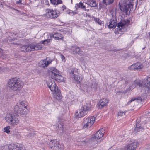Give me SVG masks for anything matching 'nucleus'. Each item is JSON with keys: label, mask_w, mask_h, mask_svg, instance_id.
I'll return each instance as SVG.
<instances>
[{"label": "nucleus", "mask_w": 150, "mask_h": 150, "mask_svg": "<svg viewBox=\"0 0 150 150\" xmlns=\"http://www.w3.org/2000/svg\"><path fill=\"white\" fill-rule=\"evenodd\" d=\"M144 98L143 99L142 97V96H139L137 98H134V99H132L129 101L128 102V104H129V103H131V102H132L133 101H134L135 100H139L141 102H142V100H144Z\"/></svg>", "instance_id": "30"}, {"label": "nucleus", "mask_w": 150, "mask_h": 150, "mask_svg": "<svg viewBox=\"0 0 150 150\" xmlns=\"http://www.w3.org/2000/svg\"><path fill=\"white\" fill-rule=\"evenodd\" d=\"M125 113V112L122 111H119L118 113V115L119 116H122L124 115Z\"/></svg>", "instance_id": "38"}, {"label": "nucleus", "mask_w": 150, "mask_h": 150, "mask_svg": "<svg viewBox=\"0 0 150 150\" xmlns=\"http://www.w3.org/2000/svg\"><path fill=\"white\" fill-rule=\"evenodd\" d=\"M49 144L50 147L53 150H62V146L59 144V142L56 140H51Z\"/></svg>", "instance_id": "10"}, {"label": "nucleus", "mask_w": 150, "mask_h": 150, "mask_svg": "<svg viewBox=\"0 0 150 150\" xmlns=\"http://www.w3.org/2000/svg\"><path fill=\"white\" fill-rule=\"evenodd\" d=\"M71 49L73 54H78L80 55H81L82 54L80 53L81 51H80V48L76 46H72L71 47Z\"/></svg>", "instance_id": "19"}, {"label": "nucleus", "mask_w": 150, "mask_h": 150, "mask_svg": "<svg viewBox=\"0 0 150 150\" xmlns=\"http://www.w3.org/2000/svg\"><path fill=\"white\" fill-rule=\"evenodd\" d=\"M47 85L49 88L53 93L54 97L57 100H60L62 96L60 91L59 89L54 80H49L47 82Z\"/></svg>", "instance_id": "2"}, {"label": "nucleus", "mask_w": 150, "mask_h": 150, "mask_svg": "<svg viewBox=\"0 0 150 150\" xmlns=\"http://www.w3.org/2000/svg\"><path fill=\"white\" fill-rule=\"evenodd\" d=\"M146 86L148 88H150V81H147L146 83L145 84Z\"/></svg>", "instance_id": "41"}, {"label": "nucleus", "mask_w": 150, "mask_h": 150, "mask_svg": "<svg viewBox=\"0 0 150 150\" xmlns=\"http://www.w3.org/2000/svg\"><path fill=\"white\" fill-rule=\"evenodd\" d=\"M94 85H95V86H96V83H95Z\"/></svg>", "instance_id": "51"}, {"label": "nucleus", "mask_w": 150, "mask_h": 150, "mask_svg": "<svg viewBox=\"0 0 150 150\" xmlns=\"http://www.w3.org/2000/svg\"><path fill=\"white\" fill-rule=\"evenodd\" d=\"M0 4H1V3L0 2Z\"/></svg>", "instance_id": "53"}, {"label": "nucleus", "mask_w": 150, "mask_h": 150, "mask_svg": "<svg viewBox=\"0 0 150 150\" xmlns=\"http://www.w3.org/2000/svg\"><path fill=\"white\" fill-rule=\"evenodd\" d=\"M51 2L54 5H58L62 4V1L61 0H50Z\"/></svg>", "instance_id": "28"}, {"label": "nucleus", "mask_w": 150, "mask_h": 150, "mask_svg": "<svg viewBox=\"0 0 150 150\" xmlns=\"http://www.w3.org/2000/svg\"><path fill=\"white\" fill-rule=\"evenodd\" d=\"M58 128L60 130H62V132H63V131L64 129H63V127H62V125H60H60H59L58 126Z\"/></svg>", "instance_id": "42"}, {"label": "nucleus", "mask_w": 150, "mask_h": 150, "mask_svg": "<svg viewBox=\"0 0 150 150\" xmlns=\"http://www.w3.org/2000/svg\"><path fill=\"white\" fill-rule=\"evenodd\" d=\"M21 0H19L18 1H17L16 3L18 4H21Z\"/></svg>", "instance_id": "45"}, {"label": "nucleus", "mask_w": 150, "mask_h": 150, "mask_svg": "<svg viewBox=\"0 0 150 150\" xmlns=\"http://www.w3.org/2000/svg\"><path fill=\"white\" fill-rule=\"evenodd\" d=\"M22 145L19 144H12L8 146L9 150H21Z\"/></svg>", "instance_id": "16"}, {"label": "nucleus", "mask_w": 150, "mask_h": 150, "mask_svg": "<svg viewBox=\"0 0 150 150\" xmlns=\"http://www.w3.org/2000/svg\"><path fill=\"white\" fill-rule=\"evenodd\" d=\"M21 51L24 52H30L29 44L27 45L23 46L21 47Z\"/></svg>", "instance_id": "25"}, {"label": "nucleus", "mask_w": 150, "mask_h": 150, "mask_svg": "<svg viewBox=\"0 0 150 150\" xmlns=\"http://www.w3.org/2000/svg\"><path fill=\"white\" fill-rule=\"evenodd\" d=\"M149 39H150V32L149 33Z\"/></svg>", "instance_id": "49"}, {"label": "nucleus", "mask_w": 150, "mask_h": 150, "mask_svg": "<svg viewBox=\"0 0 150 150\" xmlns=\"http://www.w3.org/2000/svg\"><path fill=\"white\" fill-rule=\"evenodd\" d=\"M61 58L62 59V61L64 60L65 59V58L62 55H61Z\"/></svg>", "instance_id": "46"}, {"label": "nucleus", "mask_w": 150, "mask_h": 150, "mask_svg": "<svg viewBox=\"0 0 150 150\" xmlns=\"http://www.w3.org/2000/svg\"><path fill=\"white\" fill-rule=\"evenodd\" d=\"M114 0H103V3L105 4L106 5H109L112 4Z\"/></svg>", "instance_id": "32"}, {"label": "nucleus", "mask_w": 150, "mask_h": 150, "mask_svg": "<svg viewBox=\"0 0 150 150\" xmlns=\"http://www.w3.org/2000/svg\"><path fill=\"white\" fill-rule=\"evenodd\" d=\"M52 61V59L49 57H47L44 60L40 61L38 63V65L40 67L45 68L51 64Z\"/></svg>", "instance_id": "12"}, {"label": "nucleus", "mask_w": 150, "mask_h": 150, "mask_svg": "<svg viewBox=\"0 0 150 150\" xmlns=\"http://www.w3.org/2000/svg\"><path fill=\"white\" fill-rule=\"evenodd\" d=\"M7 84L11 90L14 91H19L23 88V83L20 78L15 77L10 79Z\"/></svg>", "instance_id": "1"}, {"label": "nucleus", "mask_w": 150, "mask_h": 150, "mask_svg": "<svg viewBox=\"0 0 150 150\" xmlns=\"http://www.w3.org/2000/svg\"><path fill=\"white\" fill-rule=\"evenodd\" d=\"M139 145L138 142H134L128 144L125 146L124 150H134Z\"/></svg>", "instance_id": "14"}, {"label": "nucleus", "mask_w": 150, "mask_h": 150, "mask_svg": "<svg viewBox=\"0 0 150 150\" xmlns=\"http://www.w3.org/2000/svg\"><path fill=\"white\" fill-rule=\"evenodd\" d=\"M75 8L76 9L78 8H81V9H83L84 11H86V6L84 5L81 2H80L79 3L76 4Z\"/></svg>", "instance_id": "26"}, {"label": "nucleus", "mask_w": 150, "mask_h": 150, "mask_svg": "<svg viewBox=\"0 0 150 150\" xmlns=\"http://www.w3.org/2000/svg\"><path fill=\"white\" fill-rule=\"evenodd\" d=\"M66 7L65 6L63 5L62 6V7L61 8L62 9V12H63L64 11V10L65 9H66Z\"/></svg>", "instance_id": "43"}, {"label": "nucleus", "mask_w": 150, "mask_h": 150, "mask_svg": "<svg viewBox=\"0 0 150 150\" xmlns=\"http://www.w3.org/2000/svg\"><path fill=\"white\" fill-rule=\"evenodd\" d=\"M92 107L90 103H86L83 107L77 110L75 113V115L77 118H80L84 116L87 113V112L91 110L92 109Z\"/></svg>", "instance_id": "5"}, {"label": "nucleus", "mask_w": 150, "mask_h": 150, "mask_svg": "<svg viewBox=\"0 0 150 150\" xmlns=\"http://www.w3.org/2000/svg\"><path fill=\"white\" fill-rule=\"evenodd\" d=\"M108 102V100L105 98H103L100 100L99 107L101 106V107L106 106Z\"/></svg>", "instance_id": "24"}, {"label": "nucleus", "mask_w": 150, "mask_h": 150, "mask_svg": "<svg viewBox=\"0 0 150 150\" xmlns=\"http://www.w3.org/2000/svg\"><path fill=\"white\" fill-rule=\"evenodd\" d=\"M47 17L51 19H55L58 17L57 13L55 10L48 9L46 14Z\"/></svg>", "instance_id": "11"}, {"label": "nucleus", "mask_w": 150, "mask_h": 150, "mask_svg": "<svg viewBox=\"0 0 150 150\" xmlns=\"http://www.w3.org/2000/svg\"><path fill=\"white\" fill-rule=\"evenodd\" d=\"M10 127L9 126H8L6 127L4 129V131L6 132L7 133H9L10 131L9 129H10Z\"/></svg>", "instance_id": "35"}, {"label": "nucleus", "mask_w": 150, "mask_h": 150, "mask_svg": "<svg viewBox=\"0 0 150 150\" xmlns=\"http://www.w3.org/2000/svg\"><path fill=\"white\" fill-rule=\"evenodd\" d=\"M45 3L46 5H48L49 4V2L48 0H45Z\"/></svg>", "instance_id": "47"}, {"label": "nucleus", "mask_w": 150, "mask_h": 150, "mask_svg": "<svg viewBox=\"0 0 150 150\" xmlns=\"http://www.w3.org/2000/svg\"><path fill=\"white\" fill-rule=\"evenodd\" d=\"M30 52L34 50H41L42 48L41 45L37 43L29 44Z\"/></svg>", "instance_id": "15"}, {"label": "nucleus", "mask_w": 150, "mask_h": 150, "mask_svg": "<svg viewBox=\"0 0 150 150\" xmlns=\"http://www.w3.org/2000/svg\"><path fill=\"white\" fill-rule=\"evenodd\" d=\"M68 13L70 15H73L77 14V12L73 11L70 10L69 12Z\"/></svg>", "instance_id": "39"}, {"label": "nucleus", "mask_w": 150, "mask_h": 150, "mask_svg": "<svg viewBox=\"0 0 150 150\" xmlns=\"http://www.w3.org/2000/svg\"><path fill=\"white\" fill-rule=\"evenodd\" d=\"M104 129H101L98 131L95 135L94 137L97 139H100L104 135Z\"/></svg>", "instance_id": "18"}, {"label": "nucleus", "mask_w": 150, "mask_h": 150, "mask_svg": "<svg viewBox=\"0 0 150 150\" xmlns=\"http://www.w3.org/2000/svg\"><path fill=\"white\" fill-rule=\"evenodd\" d=\"M14 110L21 115H25L28 112V110L23 102L17 103L15 106Z\"/></svg>", "instance_id": "6"}, {"label": "nucleus", "mask_w": 150, "mask_h": 150, "mask_svg": "<svg viewBox=\"0 0 150 150\" xmlns=\"http://www.w3.org/2000/svg\"><path fill=\"white\" fill-rule=\"evenodd\" d=\"M136 85L139 86H142V84L141 83V81H140L139 80H136L134 82V84H133L134 86H131L129 87V88L130 89L132 88L133 89L135 88L136 86Z\"/></svg>", "instance_id": "27"}, {"label": "nucleus", "mask_w": 150, "mask_h": 150, "mask_svg": "<svg viewBox=\"0 0 150 150\" xmlns=\"http://www.w3.org/2000/svg\"><path fill=\"white\" fill-rule=\"evenodd\" d=\"M53 79H54L57 82H60L63 81L64 80V77L62 76L60 72L59 74H58Z\"/></svg>", "instance_id": "23"}, {"label": "nucleus", "mask_w": 150, "mask_h": 150, "mask_svg": "<svg viewBox=\"0 0 150 150\" xmlns=\"http://www.w3.org/2000/svg\"><path fill=\"white\" fill-rule=\"evenodd\" d=\"M3 53V50L0 48V57L1 56L2 54Z\"/></svg>", "instance_id": "44"}, {"label": "nucleus", "mask_w": 150, "mask_h": 150, "mask_svg": "<svg viewBox=\"0 0 150 150\" xmlns=\"http://www.w3.org/2000/svg\"><path fill=\"white\" fill-rule=\"evenodd\" d=\"M91 87H92V88H93V86H91Z\"/></svg>", "instance_id": "52"}, {"label": "nucleus", "mask_w": 150, "mask_h": 150, "mask_svg": "<svg viewBox=\"0 0 150 150\" xmlns=\"http://www.w3.org/2000/svg\"><path fill=\"white\" fill-rule=\"evenodd\" d=\"M36 132H37L35 131L32 132L31 133L28 135V137H33L34 135L36 134Z\"/></svg>", "instance_id": "37"}, {"label": "nucleus", "mask_w": 150, "mask_h": 150, "mask_svg": "<svg viewBox=\"0 0 150 150\" xmlns=\"http://www.w3.org/2000/svg\"><path fill=\"white\" fill-rule=\"evenodd\" d=\"M90 84L89 83H88V84L87 83L83 84V86L84 90L87 91L88 88L90 86Z\"/></svg>", "instance_id": "34"}, {"label": "nucleus", "mask_w": 150, "mask_h": 150, "mask_svg": "<svg viewBox=\"0 0 150 150\" xmlns=\"http://www.w3.org/2000/svg\"><path fill=\"white\" fill-rule=\"evenodd\" d=\"M110 14L111 18L109 24L108 25V27L110 29L115 28L117 25L116 12L112 10L110 12Z\"/></svg>", "instance_id": "8"}, {"label": "nucleus", "mask_w": 150, "mask_h": 150, "mask_svg": "<svg viewBox=\"0 0 150 150\" xmlns=\"http://www.w3.org/2000/svg\"><path fill=\"white\" fill-rule=\"evenodd\" d=\"M143 67V65L140 63L137 62L132 65L130 67L131 69L138 70L142 69Z\"/></svg>", "instance_id": "17"}, {"label": "nucleus", "mask_w": 150, "mask_h": 150, "mask_svg": "<svg viewBox=\"0 0 150 150\" xmlns=\"http://www.w3.org/2000/svg\"><path fill=\"white\" fill-rule=\"evenodd\" d=\"M15 39V38H12V37H9L8 38V42H10V43L11 44H13L14 45H18V43H17L16 42H13L14 41Z\"/></svg>", "instance_id": "31"}, {"label": "nucleus", "mask_w": 150, "mask_h": 150, "mask_svg": "<svg viewBox=\"0 0 150 150\" xmlns=\"http://www.w3.org/2000/svg\"><path fill=\"white\" fill-rule=\"evenodd\" d=\"M87 10V11H89V9H87L86 10V11Z\"/></svg>", "instance_id": "50"}, {"label": "nucleus", "mask_w": 150, "mask_h": 150, "mask_svg": "<svg viewBox=\"0 0 150 150\" xmlns=\"http://www.w3.org/2000/svg\"><path fill=\"white\" fill-rule=\"evenodd\" d=\"M95 117L94 116H91L84 119L83 122V129L90 127L95 122Z\"/></svg>", "instance_id": "9"}, {"label": "nucleus", "mask_w": 150, "mask_h": 150, "mask_svg": "<svg viewBox=\"0 0 150 150\" xmlns=\"http://www.w3.org/2000/svg\"><path fill=\"white\" fill-rule=\"evenodd\" d=\"M123 83H125V86H126L128 83V81L125 79H123L121 81Z\"/></svg>", "instance_id": "36"}, {"label": "nucleus", "mask_w": 150, "mask_h": 150, "mask_svg": "<svg viewBox=\"0 0 150 150\" xmlns=\"http://www.w3.org/2000/svg\"><path fill=\"white\" fill-rule=\"evenodd\" d=\"M85 3L91 7H96L97 5L96 1L93 0H87L85 2Z\"/></svg>", "instance_id": "22"}, {"label": "nucleus", "mask_w": 150, "mask_h": 150, "mask_svg": "<svg viewBox=\"0 0 150 150\" xmlns=\"http://www.w3.org/2000/svg\"><path fill=\"white\" fill-rule=\"evenodd\" d=\"M13 34L14 35V36H16V35H17L18 33H13Z\"/></svg>", "instance_id": "48"}, {"label": "nucleus", "mask_w": 150, "mask_h": 150, "mask_svg": "<svg viewBox=\"0 0 150 150\" xmlns=\"http://www.w3.org/2000/svg\"><path fill=\"white\" fill-rule=\"evenodd\" d=\"M134 0H124L120 1L119 3V8L121 10L125 13H129L133 5Z\"/></svg>", "instance_id": "3"}, {"label": "nucleus", "mask_w": 150, "mask_h": 150, "mask_svg": "<svg viewBox=\"0 0 150 150\" xmlns=\"http://www.w3.org/2000/svg\"><path fill=\"white\" fill-rule=\"evenodd\" d=\"M143 129L142 127L139 126L138 127H136L135 128L134 130H137V132L140 131V130H142Z\"/></svg>", "instance_id": "40"}, {"label": "nucleus", "mask_w": 150, "mask_h": 150, "mask_svg": "<svg viewBox=\"0 0 150 150\" xmlns=\"http://www.w3.org/2000/svg\"><path fill=\"white\" fill-rule=\"evenodd\" d=\"M93 18L94 19V20L95 21V22L96 23H97L98 25H101L103 24L102 21L99 18L94 17H93Z\"/></svg>", "instance_id": "33"}, {"label": "nucleus", "mask_w": 150, "mask_h": 150, "mask_svg": "<svg viewBox=\"0 0 150 150\" xmlns=\"http://www.w3.org/2000/svg\"><path fill=\"white\" fill-rule=\"evenodd\" d=\"M78 71L77 69H72L69 74V75L73 80H76L77 82L79 83L82 81V76L79 74Z\"/></svg>", "instance_id": "7"}, {"label": "nucleus", "mask_w": 150, "mask_h": 150, "mask_svg": "<svg viewBox=\"0 0 150 150\" xmlns=\"http://www.w3.org/2000/svg\"><path fill=\"white\" fill-rule=\"evenodd\" d=\"M20 117L17 113H8L5 117L6 121L12 125H17L19 122Z\"/></svg>", "instance_id": "4"}, {"label": "nucleus", "mask_w": 150, "mask_h": 150, "mask_svg": "<svg viewBox=\"0 0 150 150\" xmlns=\"http://www.w3.org/2000/svg\"><path fill=\"white\" fill-rule=\"evenodd\" d=\"M60 71L56 68L54 67H51L49 69L48 74L49 76L52 79L54 78L58 74H59Z\"/></svg>", "instance_id": "13"}, {"label": "nucleus", "mask_w": 150, "mask_h": 150, "mask_svg": "<svg viewBox=\"0 0 150 150\" xmlns=\"http://www.w3.org/2000/svg\"><path fill=\"white\" fill-rule=\"evenodd\" d=\"M124 27L125 25L123 23H119L117 25V28L115 29V30H117L118 33H120V32H122L124 30Z\"/></svg>", "instance_id": "21"}, {"label": "nucleus", "mask_w": 150, "mask_h": 150, "mask_svg": "<svg viewBox=\"0 0 150 150\" xmlns=\"http://www.w3.org/2000/svg\"><path fill=\"white\" fill-rule=\"evenodd\" d=\"M52 37L55 40H62L64 38L62 34L59 33H54L52 35Z\"/></svg>", "instance_id": "20"}, {"label": "nucleus", "mask_w": 150, "mask_h": 150, "mask_svg": "<svg viewBox=\"0 0 150 150\" xmlns=\"http://www.w3.org/2000/svg\"><path fill=\"white\" fill-rule=\"evenodd\" d=\"M52 40V36L50 35V37H48L47 39L41 41V42L42 44H47L50 42V41Z\"/></svg>", "instance_id": "29"}]
</instances>
